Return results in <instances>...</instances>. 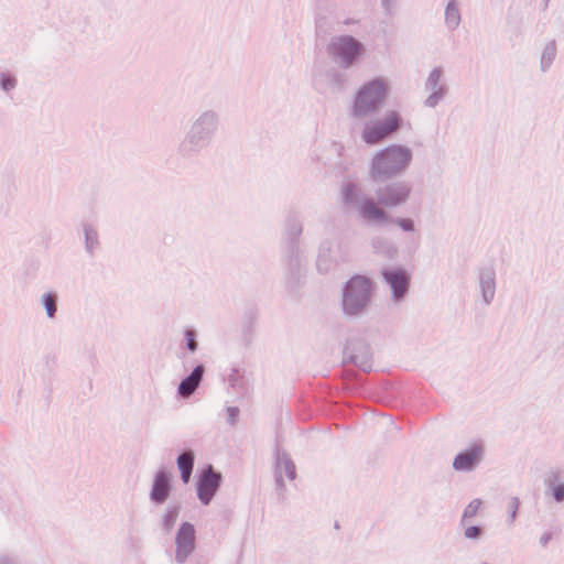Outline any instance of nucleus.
<instances>
[{"mask_svg": "<svg viewBox=\"0 0 564 564\" xmlns=\"http://www.w3.org/2000/svg\"><path fill=\"white\" fill-rule=\"evenodd\" d=\"M412 187L405 181H395L377 191V200L366 195L362 186L351 180H345L339 188L341 204L356 212L358 217L373 225H386L390 215L386 208H397L405 205L411 196Z\"/></svg>", "mask_w": 564, "mask_h": 564, "instance_id": "f257e3e1", "label": "nucleus"}, {"mask_svg": "<svg viewBox=\"0 0 564 564\" xmlns=\"http://www.w3.org/2000/svg\"><path fill=\"white\" fill-rule=\"evenodd\" d=\"M221 129V115L214 108L195 112L177 144V153L184 159H193L209 149Z\"/></svg>", "mask_w": 564, "mask_h": 564, "instance_id": "f03ea898", "label": "nucleus"}, {"mask_svg": "<svg viewBox=\"0 0 564 564\" xmlns=\"http://www.w3.org/2000/svg\"><path fill=\"white\" fill-rule=\"evenodd\" d=\"M391 90V80L382 75L364 82L350 97L348 117L354 121H365L388 102Z\"/></svg>", "mask_w": 564, "mask_h": 564, "instance_id": "7ed1b4c3", "label": "nucleus"}, {"mask_svg": "<svg viewBox=\"0 0 564 564\" xmlns=\"http://www.w3.org/2000/svg\"><path fill=\"white\" fill-rule=\"evenodd\" d=\"M413 150L402 143H391L376 151L369 162V176L383 182L403 175L413 162Z\"/></svg>", "mask_w": 564, "mask_h": 564, "instance_id": "20e7f679", "label": "nucleus"}, {"mask_svg": "<svg viewBox=\"0 0 564 564\" xmlns=\"http://www.w3.org/2000/svg\"><path fill=\"white\" fill-rule=\"evenodd\" d=\"M404 118L398 109H388L381 117L366 120L360 131L361 140L368 145H376L401 131Z\"/></svg>", "mask_w": 564, "mask_h": 564, "instance_id": "39448f33", "label": "nucleus"}, {"mask_svg": "<svg viewBox=\"0 0 564 564\" xmlns=\"http://www.w3.org/2000/svg\"><path fill=\"white\" fill-rule=\"evenodd\" d=\"M327 54L343 68L356 66L367 53L366 45L350 34H340L330 39Z\"/></svg>", "mask_w": 564, "mask_h": 564, "instance_id": "423d86ee", "label": "nucleus"}, {"mask_svg": "<svg viewBox=\"0 0 564 564\" xmlns=\"http://www.w3.org/2000/svg\"><path fill=\"white\" fill-rule=\"evenodd\" d=\"M372 283L364 275L352 276L343 289V310L347 315L362 313L370 301Z\"/></svg>", "mask_w": 564, "mask_h": 564, "instance_id": "0eeeda50", "label": "nucleus"}, {"mask_svg": "<svg viewBox=\"0 0 564 564\" xmlns=\"http://www.w3.org/2000/svg\"><path fill=\"white\" fill-rule=\"evenodd\" d=\"M425 99L423 105L427 109H435L451 93L447 78V69L444 65L437 64L430 68L424 79Z\"/></svg>", "mask_w": 564, "mask_h": 564, "instance_id": "6e6552de", "label": "nucleus"}, {"mask_svg": "<svg viewBox=\"0 0 564 564\" xmlns=\"http://www.w3.org/2000/svg\"><path fill=\"white\" fill-rule=\"evenodd\" d=\"M174 561L185 564L196 550V530L188 521L182 522L174 536Z\"/></svg>", "mask_w": 564, "mask_h": 564, "instance_id": "1a4fd4ad", "label": "nucleus"}, {"mask_svg": "<svg viewBox=\"0 0 564 564\" xmlns=\"http://www.w3.org/2000/svg\"><path fill=\"white\" fill-rule=\"evenodd\" d=\"M383 281L390 289V300L393 303H401L409 293L411 273L401 267H390L381 271Z\"/></svg>", "mask_w": 564, "mask_h": 564, "instance_id": "9d476101", "label": "nucleus"}, {"mask_svg": "<svg viewBox=\"0 0 564 564\" xmlns=\"http://www.w3.org/2000/svg\"><path fill=\"white\" fill-rule=\"evenodd\" d=\"M477 292L484 305H490L497 292V273L492 265H482L477 271Z\"/></svg>", "mask_w": 564, "mask_h": 564, "instance_id": "9b49d317", "label": "nucleus"}, {"mask_svg": "<svg viewBox=\"0 0 564 564\" xmlns=\"http://www.w3.org/2000/svg\"><path fill=\"white\" fill-rule=\"evenodd\" d=\"M221 475L216 473L213 466H207L200 474L196 491L203 506H208L220 487Z\"/></svg>", "mask_w": 564, "mask_h": 564, "instance_id": "f8f14e48", "label": "nucleus"}, {"mask_svg": "<svg viewBox=\"0 0 564 564\" xmlns=\"http://www.w3.org/2000/svg\"><path fill=\"white\" fill-rule=\"evenodd\" d=\"M484 457L485 446L482 444H470L455 456L453 468L462 473L473 471L480 465Z\"/></svg>", "mask_w": 564, "mask_h": 564, "instance_id": "ddd939ff", "label": "nucleus"}, {"mask_svg": "<svg viewBox=\"0 0 564 564\" xmlns=\"http://www.w3.org/2000/svg\"><path fill=\"white\" fill-rule=\"evenodd\" d=\"M172 478V474L165 469L155 471L149 492L151 502L160 506L167 501L173 489Z\"/></svg>", "mask_w": 564, "mask_h": 564, "instance_id": "4468645a", "label": "nucleus"}, {"mask_svg": "<svg viewBox=\"0 0 564 564\" xmlns=\"http://www.w3.org/2000/svg\"><path fill=\"white\" fill-rule=\"evenodd\" d=\"M545 494L550 495L556 503L564 502V471L551 469L544 476Z\"/></svg>", "mask_w": 564, "mask_h": 564, "instance_id": "2eb2a0df", "label": "nucleus"}, {"mask_svg": "<svg viewBox=\"0 0 564 564\" xmlns=\"http://www.w3.org/2000/svg\"><path fill=\"white\" fill-rule=\"evenodd\" d=\"M558 55V42L555 39H546L541 44L539 55V68L542 73H547L553 66Z\"/></svg>", "mask_w": 564, "mask_h": 564, "instance_id": "dca6fc26", "label": "nucleus"}, {"mask_svg": "<svg viewBox=\"0 0 564 564\" xmlns=\"http://www.w3.org/2000/svg\"><path fill=\"white\" fill-rule=\"evenodd\" d=\"M204 372L205 369L202 365L196 366L191 372V375L180 382L177 387V393L183 399H188L198 388L203 379Z\"/></svg>", "mask_w": 564, "mask_h": 564, "instance_id": "f3484780", "label": "nucleus"}, {"mask_svg": "<svg viewBox=\"0 0 564 564\" xmlns=\"http://www.w3.org/2000/svg\"><path fill=\"white\" fill-rule=\"evenodd\" d=\"M275 476L279 485H282L284 479L293 480L295 478V466L285 453L276 455Z\"/></svg>", "mask_w": 564, "mask_h": 564, "instance_id": "a211bd4d", "label": "nucleus"}, {"mask_svg": "<svg viewBox=\"0 0 564 564\" xmlns=\"http://www.w3.org/2000/svg\"><path fill=\"white\" fill-rule=\"evenodd\" d=\"M372 251L383 258L393 259L398 253L395 245L382 235L373 236L370 240Z\"/></svg>", "mask_w": 564, "mask_h": 564, "instance_id": "6ab92c4d", "label": "nucleus"}, {"mask_svg": "<svg viewBox=\"0 0 564 564\" xmlns=\"http://www.w3.org/2000/svg\"><path fill=\"white\" fill-rule=\"evenodd\" d=\"M444 23L448 31L457 30L462 23L460 4L458 0H447L444 10Z\"/></svg>", "mask_w": 564, "mask_h": 564, "instance_id": "aec40b11", "label": "nucleus"}, {"mask_svg": "<svg viewBox=\"0 0 564 564\" xmlns=\"http://www.w3.org/2000/svg\"><path fill=\"white\" fill-rule=\"evenodd\" d=\"M194 460L195 454L193 451L183 452L176 459L177 468L181 473V479L184 484H188L191 480Z\"/></svg>", "mask_w": 564, "mask_h": 564, "instance_id": "412c9836", "label": "nucleus"}, {"mask_svg": "<svg viewBox=\"0 0 564 564\" xmlns=\"http://www.w3.org/2000/svg\"><path fill=\"white\" fill-rule=\"evenodd\" d=\"M181 512L180 503H169L160 518V523L165 532H171Z\"/></svg>", "mask_w": 564, "mask_h": 564, "instance_id": "4be33fe9", "label": "nucleus"}, {"mask_svg": "<svg viewBox=\"0 0 564 564\" xmlns=\"http://www.w3.org/2000/svg\"><path fill=\"white\" fill-rule=\"evenodd\" d=\"M484 501L480 498L471 499L463 509L459 524L469 523L473 518H475L482 509Z\"/></svg>", "mask_w": 564, "mask_h": 564, "instance_id": "5701e85b", "label": "nucleus"}, {"mask_svg": "<svg viewBox=\"0 0 564 564\" xmlns=\"http://www.w3.org/2000/svg\"><path fill=\"white\" fill-rule=\"evenodd\" d=\"M57 300L58 296L54 292H46L40 296V304L45 310L46 316L53 319L57 312Z\"/></svg>", "mask_w": 564, "mask_h": 564, "instance_id": "b1692460", "label": "nucleus"}, {"mask_svg": "<svg viewBox=\"0 0 564 564\" xmlns=\"http://www.w3.org/2000/svg\"><path fill=\"white\" fill-rule=\"evenodd\" d=\"M83 232L85 238V249L89 254H93L99 246L98 232L90 225H84Z\"/></svg>", "mask_w": 564, "mask_h": 564, "instance_id": "393cba45", "label": "nucleus"}, {"mask_svg": "<svg viewBox=\"0 0 564 564\" xmlns=\"http://www.w3.org/2000/svg\"><path fill=\"white\" fill-rule=\"evenodd\" d=\"M459 525L463 528V536L468 541L477 542L485 536V529L479 525L469 523Z\"/></svg>", "mask_w": 564, "mask_h": 564, "instance_id": "a878e982", "label": "nucleus"}, {"mask_svg": "<svg viewBox=\"0 0 564 564\" xmlns=\"http://www.w3.org/2000/svg\"><path fill=\"white\" fill-rule=\"evenodd\" d=\"M17 87V78L7 73H0V89L10 93Z\"/></svg>", "mask_w": 564, "mask_h": 564, "instance_id": "bb28decb", "label": "nucleus"}, {"mask_svg": "<svg viewBox=\"0 0 564 564\" xmlns=\"http://www.w3.org/2000/svg\"><path fill=\"white\" fill-rule=\"evenodd\" d=\"M395 226H398L404 232H414L415 224L414 220L406 217H398L392 221Z\"/></svg>", "mask_w": 564, "mask_h": 564, "instance_id": "cd10ccee", "label": "nucleus"}, {"mask_svg": "<svg viewBox=\"0 0 564 564\" xmlns=\"http://www.w3.org/2000/svg\"><path fill=\"white\" fill-rule=\"evenodd\" d=\"M520 500L517 497H512L508 502L509 523L512 524L517 518Z\"/></svg>", "mask_w": 564, "mask_h": 564, "instance_id": "c85d7f7f", "label": "nucleus"}, {"mask_svg": "<svg viewBox=\"0 0 564 564\" xmlns=\"http://www.w3.org/2000/svg\"><path fill=\"white\" fill-rule=\"evenodd\" d=\"M185 338H186V346L187 349L192 352L196 351L197 349V341H196V334L194 330H186L185 332Z\"/></svg>", "mask_w": 564, "mask_h": 564, "instance_id": "c756f323", "label": "nucleus"}, {"mask_svg": "<svg viewBox=\"0 0 564 564\" xmlns=\"http://www.w3.org/2000/svg\"><path fill=\"white\" fill-rule=\"evenodd\" d=\"M380 6L384 13L391 15L395 12L397 0H380Z\"/></svg>", "mask_w": 564, "mask_h": 564, "instance_id": "7c9ffc66", "label": "nucleus"}, {"mask_svg": "<svg viewBox=\"0 0 564 564\" xmlns=\"http://www.w3.org/2000/svg\"><path fill=\"white\" fill-rule=\"evenodd\" d=\"M227 413V423L230 425H235L239 417V409L236 406H228L226 410Z\"/></svg>", "mask_w": 564, "mask_h": 564, "instance_id": "2f4dec72", "label": "nucleus"}, {"mask_svg": "<svg viewBox=\"0 0 564 564\" xmlns=\"http://www.w3.org/2000/svg\"><path fill=\"white\" fill-rule=\"evenodd\" d=\"M328 80L330 85L336 87H341L344 84V78L337 70H333L328 74Z\"/></svg>", "mask_w": 564, "mask_h": 564, "instance_id": "473e14b6", "label": "nucleus"}, {"mask_svg": "<svg viewBox=\"0 0 564 564\" xmlns=\"http://www.w3.org/2000/svg\"><path fill=\"white\" fill-rule=\"evenodd\" d=\"M330 250V245L328 242L322 243L318 251V268L322 269V259L328 257V252Z\"/></svg>", "mask_w": 564, "mask_h": 564, "instance_id": "72a5a7b5", "label": "nucleus"}, {"mask_svg": "<svg viewBox=\"0 0 564 564\" xmlns=\"http://www.w3.org/2000/svg\"><path fill=\"white\" fill-rule=\"evenodd\" d=\"M302 232V224L297 220H293L290 225V235L293 237L300 236Z\"/></svg>", "mask_w": 564, "mask_h": 564, "instance_id": "f704fd0d", "label": "nucleus"}, {"mask_svg": "<svg viewBox=\"0 0 564 564\" xmlns=\"http://www.w3.org/2000/svg\"><path fill=\"white\" fill-rule=\"evenodd\" d=\"M552 540V533L550 532H544L540 535L539 538V543L542 547H545L550 541Z\"/></svg>", "mask_w": 564, "mask_h": 564, "instance_id": "c9c22d12", "label": "nucleus"}, {"mask_svg": "<svg viewBox=\"0 0 564 564\" xmlns=\"http://www.w3.org/2000/svg\"><path fill=\"white\" fill-rule=\"evenodd\" d=\"M0 564H19L18 560L11 555H0Z\"/></svg>", "mask_w": 564, "mask_h": 564, "instance_id": "e433bc0d", "label": "nucleus"}, {"mask_svg": "<svg viewBox=\"0 0 564 564\" xmlns=\"http://www.w3.org/2000/svg\"><path fill=\"white\" fill-rule=\"evenodd\" d=\"M343 25L345 26H350V25H356V24H359V20L358 19H345L343 22H341Z\"/></svg>", "mask_w": 564, "mask_h": 564, "instance_id": "4c0bfd02", "label": "nucleus"}, {"mask_svg": "<svg viewBox=\"0 0 564 564\" xmlns=\"http://www.w3.org/2000/svg\"><path fill=\"white\" fill-rule=\"evenodd\" d=\"M479 564H490V563L487 561H481Z\"/></svg>", "mask_w": 564, "mask_h": 564, "instance_id": "58836bf2", "label": "nucleus"}, {"mask_svg": "<svg viewBox=\"0 0 564 564\" xmlns=\"http://www.w3.org/2000/svg\"><path fill=\"white\" fill-rule=\"evenodd\" d=\"M543 1H544L545 6H547V3H549V1H550V0H543Z\"/></svg>", "mask_w": 564, "mask_h": 564, "instance_id": "ea45409f", "label": "nucleus"}]
</instances>
